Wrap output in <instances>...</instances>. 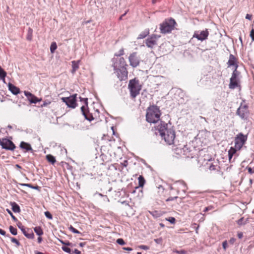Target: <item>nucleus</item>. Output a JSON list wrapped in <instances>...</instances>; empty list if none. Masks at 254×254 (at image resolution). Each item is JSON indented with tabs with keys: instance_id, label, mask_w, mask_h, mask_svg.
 <instances>
[{
	"instance_id": "obj_1",
	"label": "nucleus",
	"mask_w": 254,
	"mask_h": 254,
	"mask_svg": "<svg viewBox=\"0 0 254 254\" xmlns=\"http://www.w3.org/2000/svg\"><path fill=\"white\" fill-rule=\"evenodd\" d=\"M128 89L131 98L134 99L139 94L141 89V85L140 84L138 79L134 78L129 80L128 84Z\"/></svg>"
},
{
	"instance_id": "obj_2",
	"label": "nucleus",
	"mask_w": 254,
	"mask_h": 254,
	"mask_svg": "<svg viewBox=\"0 0 254 254\" xmlns=\"http://www.w3.org/2000/svg\"><path fill=\"white\" fill-rule=\"evenodd\" d=\"M160 135L164 138L165 142L168 144H172L174 143L175 138V132L172 129L164 128L159 130Z\"/></svg>"
},
{
	"instance_id": "obj_3",
	"label": "nucleus",
	"mask_w": 254,
	"mask_h": 254,
	"mask_svg": "<svg viewBox=\"0 0 254 254\" xmlns=\"http://www.w3.org/2000/svg\"><path fill=\"white\" fill-rule=\"evenodd\" d=\"M176 24L175 20L173 18L165 20L160 24L161 32L164 34L171 32L174 29Z\"/></svg>"
},
{
	"instance_id": "obj_4",
	"label": "nucleus",
	"mask_w": 254,
	"mask_h": 254,
	"mask_svg": "<svg viewBox=\"0 0 254 254\" xmlns=\"http://www.w3.org/2000/svg\"><path fill=\"white\" fill-rule=\"evenodd\" d=\"M248 136L242 132L238 133L235 138V146L238 150H240L247 140Z\"/></svg>"
},
{
	"instance_id": "obj_5",
	"label": "nucleus",
	"mask_w": 254,
	"mask_h": 254,
	"mask_svg": "<svg viewBox=\"0 0 254 254\" xmlns=\"http://www.w3.org/2000/svg\"><path fill=\"white\" fill-rule=\"evenodd\" d=\"M77 94H75L67 97H62L61 100L69 108L74 109L78 104L76 103Z\"/></svg>"
},
{
	"instance_id": "obj_6",
	"label": "nucleus",
	"mask_w": 254,
	"mask_h": 254,
	"mask_svg": "<svg viewBox=\"0 0 254 254\" xmlns=\"http://www.w3.org/2000/svg\"><path fill=\"white\" fill-rule=\"evenodd\" d=\"M127 64L126 61L123 57L114 58L113 59V66L114 70H117L120 68H126Z\"/></svg>"
},
{
	"instance_id": "obj_7",
	"label": "nucleus",
	"mask_w": 254,
	"mask_h": 254,
	"mask_svg": "<svg viewBox=\"0 0 254 254\" xmlns=\"http://www.w3.org/2000/svg\"><path fill=\"white\" fill-rule=\"evenodd\" d=\"M240 73L237 70H234L230 78L229 88L230 89H235L238 86L239 82V76Z\"/></svg>"
},
{
	"instance_id": "obj_8",
	"label": "nucleus",
	"mask_w": 254,
	"mask_h": 254,
	"mask_svg": "<svg viewBox=\"0 0 254 254\" xmlns=\"http://www.w3.org/2000/svg\"><path fill=\"white\" fill-rule=\"evenodd\" d=\"M0 145L3 149L11 151L14 150L16 147L12 141L6 138L0 139Z\"/></svg>"
},
{
	"instance_id": "obj_9",
	"label": "nucleus",
	"mask_w": 254,
	"mask_h": 254,
	"mask_svg": "<svg viewBox=\"0 0 254 254\" xmlns=\"http://www.w3.org/2000/svg\"><path fill=\"white\" fill-rule=\"evenodd\" d=\"M160 112H147L146 121L151 123L157 122L160 120Z\"/></svg>"
},
{
	"instance_id": "obj_10",
	"label": "nucleus",
	"mask_w": 254,
	"mask_h": 254,
	"mask_svg": "<svg viewBox=\"0 0 254 254\" xmlns=\"http://www.w3.org/2000/svg\"><path fill=\"white\" fill-rule=\"evenodd\" d=\"M114 71L120 80H125L127 79L128 72L127 68H120Z\"/></svg>"
},
{
	"instance_id": "obj_11",
	"label": "nucleus",
	"mask_w": 254,
	"mask_h": 254,
	"mask_svg": "<svg viewBox=\"0 0 254 254\" xmlns=\"http://www.w3.org/2000/svg\"><path fill=\"white\" fill-rule=\"evenodd\" d=\"M159 36L153 35L146 40V45L148 48H153L154 46L157 45V42Z\"/></svg>"
},
{
	"instance_id": "obj_12",
	"label": "nucleus",
	"mask_w": 254,
	"mask_h": 254,
	"mask_svg": "<svg viewBox=\"0 0 254 254\" xmlns=\"http://www.w3.org/2000/svg\"><path fill=\"white\" fill-rule=\"evenodd\" d=\"M209 33L207 29L201 31H196L194 32L193 37L196 38L198 40L203 41L206 39L208 37Z\"/></svg>"
},
{
	"instance_id": "obj_13",
	"label": "nucleus",
	"mask_w": 254,
	"mask_h": 254,
	"mask_svg": "<svg viewBox=\"0 0 254 254\" xmlns=\"http://www.w3.org/2000/svg\"><path fill=\"white\" fill-rule=\"evenodd\" d=\"M130 65L133 67H136L139 64V59L136 53L131 54L128 58Z\"/></svg>"
},
{
	"instance_id": "obj_14",
	"label": "nucleus",
	"mask_w": 254,
	"mask_h": 254,
	"mask_svg": "<svg viewBox=\"0 0 254 254\" xmlns=\"http://www.w3.org/2000/svg\"><path fill=\"white\" fill-rule=\"evenodd\" d=\"M79 101L77 103L78 104V105L77 106L80 107L81 111H87L88 109V98H79Z\"/></svg>"
},
{
	"instance_id": "obj_15",
	"label": "nucleus",
	"mask_w": 254,
	"mask_h": 254,
	"mask_svg": "<svg viewBox=\"0 0 254 254\" xmlns=\"http://www.w3.org/2000/svg\"><path fill=\"white\" fill-rule=\"evenodd\" d=\"M24 94L25 95V96L27 97L28 100L31 103H36L39 102L42 100L41 99H39L35 95L31 94L29 92L25 91L24 92Z\"/></svg>"
},
{
	"instance_id": "obj_16",
	"label": "nucleus",
	"mask_w": 254,
	"mask_h": 254,
	"mask_svg": "<svg viewBox=\"0 0 254 254\" xmlns=\"http://www.w3.org/2000/svg\"><path fill=\"white\" fill-rule=\"evenodd\" d=\"M227 64L228 66H234V70H237L238 65L237 63V59L233 55L230 54Z\"/></svg>"
},
{
	"instance_id": "obj_17",
	"label": "nucleus",
	"mask_w": 254,
	"mask_h": 254,
	"mask_svg": "<svg viewBox=\"0 0 254 254\" xmlns=\"http://www.w3.org/2000/svg\"><path fill=\"white\" fill-rule=\"evenodd\" d=\"M18 226L21 230L22 232H23V234L25 237H26L28 239H34V234L31 231L30 232H29V230H25L23 226H20V225H18Z\"/></svg>"
},
{
	"instance_id": "obj_18",
	"label": "nucleus",
	"mask_w": 254,
	"mask_h": 254,
	"mask_svg": "<svg viewBox=\"0 0 254 254\" xmlns=\"http://www.w3.org/2000/svg\"><path fill=\"white\" fill-rule=\"evenodd\" d=\"M238 150V149L236 148L235 147H230V149L228 151V157L230 162L234 161V159L233 161H232V159L233 156L236 153L237 151Z\"/></svg>"
},
{
	"instance_id": "obj_19",
	"label": "nucleus",
	"mask_w": 254,
	"mask_h": 254,
	"mask_svg": "<svg viewBox=\"0 0 254 254\" xmlns=\"http://www.w3.org/2000/svg\"><path fill=\"white\" fill-rule=\"evenodd\" d=\"M8 87L9 90L14 95H17L20 92V89L10 83H8Z\"/></svg>"
},
{
	"instance_id": "obj_20",
	"label": "nucleus",
	"mask_w": 254,
	"mask_h": 254,
	"mask_svg": "<svg viewBox=\"0 0 254 254\" xmlns=\"http://www.w3.org/2000/svg\"><path fill=\"white\" fill-rule=\"evenodd\" d=\"M80 61H73L71 62L72 64V70L71 72L72 74H74L75 71L79 68V64L80 63Z\"/></svg>"
},
{
	"instance_id": "obj_21",
	"label": "nucleus",
	"mask_w": 254,
	"mask_h": 254,
	"mask_svg": "<svg viewBox=\"0 0 254 254\" xmlns=\"http://www.w3.org/2000/svg\"><path fill=\"white\" fill-rule=\"evenodd\" d=\"M82 115L84 116L85 118L91 122L92 120H94L95 119V117H94L93 115L91 112H82Z\"/></svg>"
},
{
	"instance_id": "obj_22",
	"label": "nucleus",
	"mask_w": 254,
	"mask_h": 254,
	"mask_svg": "<svg viewBox=\"0 0 254 254\" xmlns=\"http://www.w3.org/2000/svg\"><path fill=\"white\" fill-rule=\"evenodd\" d=\"M183 151L184 152V154L187 157H193V153L192 152V150H189V148L185 146L183 148Z\"/></svg>"
},
{
	"instance_id": "obj_23",
	"label": "nucleus",
	"mask_w": 254,
	"mask_h": 254,
	"mask_svg": "<svg viewBox=\"0 0 254 254\" xmlns=\"http://www.w3.org/2000/svg\"><path fill=\"white\" fill-rule=\"evenodd\" d=\"M20 147L24 149H25L26 151H29L32 150V148L30 145L26 142L24 141H22L20 143Z\"/></svg>"
},
{
	"instance_id": "obj_24",
	"label": "nucleus",
	"mask_w": 254,
	"mask_h": 254,
	"mask_svg": "<svg viewBox=\"0 0 254 254\" xmlns=\"http://www.w3.org/2000/svg\"><path fill=\"white\" fill-rule=\"evenodd\" d=\"M46 158L49 163H51L53 165H54L56 162V160L55 157H54L53 155L51 154L47 155L46 156Z\"/></svg>"
},
{
	"instance_id": "obj_25",
	"label": "nucleus",
	"mask_w": 254,
	"mask_h": 254,
	"mask_svg": "<svg viewBox=\"0 0 254 254\" xmlns=\"http://www.w3.org/2000/svg\"><path fill=\"white\" fill-rule=\"evenodd\" d=\"M138 180L139 186L136 187V189H137L138 187L142 188L144 186V184L145 183V180L142 176H139V177L138 178Z\"/></svg>"
},
{
	"instance_id": "obj_26",
	"label": "nucleus",
	"mask_w": 254,
	"mask_h": 254,
	"mask_svg": "<svg viewBox=\"0 0 254 254\" xmlns=\"http://www.w3.org/2000/svg\"><path fill=\"white\" fill-rule=\"evenodd\" d=\"M248 219H245L244 217H242L237 221V223L239 226H241L246 225L248 223Z\"/></svg>"
},
{
	"instance_id": "obj_27",
	"label": "nucleus",
	"mask_w": 254,
	"mask_h": 254,
	"mask_svg": "<svg viewBox=\"0 0 254 254\" xmlns=\"http://www.w3.org/2000/svg\"><path fill=\"white\" fill-rule=\"evenodd\" d=\"M11 206L12 209L14 212H19L20 211V209L19 205L15 202L12 203Z\"/></svg>"
},
{
	"instance_id": "obj_28",
	"label": "nucleus",
	"mask_w": 254,
	"mask_h": 254,
	"mask_svg": "<svg viewBox=\"0 0 254 254\" xmlns=\"http://www.w3.org/2000/svg\"><path fill=\"white\" fill-rule=\"evenodd\" d=\"M147 111H159V108L155 105H150L147 110Z\"/></svg>"
},
{
	"instance_id": "obj_29",
	"label": "nucleus",
	"mask_w": 254,
	"mask_h": 254,
	"mask_svg": "<svg viewBox=\"0 0 254 254\" xmlns=\"http://www.w3.org/2000/svg\"><path fill=\"white\" fill-rule=\"evenodd\" d=\"M35 232L39 236L43 234V231L41 227H36L34 228Z\"/></svg>"
},
{
	"instance_id": "obj_30",
	"label": "nucleus",
	"mask_w": 254,
	"mask_h": 254,
	"mask_svg": "<svg viewBox=\"0 0 254 254\" xmlns=\"http://www.w3.org/2000/svg\"><path fill=\"white\" fill-rule=\"evenodd\" d=\"M57 48V46L56 43L55 42H52L50 46L51 53L52 54L54 53Z\"/></svg>"
},
{
	"instance_id": "obj_31",
	"label": "nucleus",
	"mask_w": 254,
	"mask_h": 254,
	"mask_svg": "<svg viewBox=\"0 0 254 254\" xmlns=\"http://www.w3.org/2000/svg\"><path fill=\"white\" fill-rule=\"evenodd\" d=\"M19 185L20 186H26V187H27L28 188H30L33 189H35V190H37V189H39V187L38 186H33L31 184H22V183H20Z\"/></svg>"
},
{
	"instance_id": "obj_32",
	"label": "nucleus",
	"mask_w": 254,
	"mask_h": 254,
	"mask_svg": "<svg viewBox=\"0 0 254 254\" xmlns=\"http://www.w3.org/2000/svg\"><path fill=\"white\" fill-rule=\"evenodd\" d=\"M6 75V72L2 69L0 66V78L4 80V78Z\"/></svg>"
},
{
	"instance_id": "obj_33",
	"label": "nucleus",
	"mask_w": 254,
	"mask_h": 254,
	"mask_svg": "<svg viewBox=\"0 0 254 254\" xmlns=\"http://www.w3.org/2000/svg\"><path fill=\"white\" fill-rule=\"evenodd\" d=\"M149 34V31H144L143 32H142L141 33H140L138 37V39H143L148 34Z\"/></svg>"
},
{
	"instance_id": "obj_34",
	"label": "nucleus",
	"mask_w": 254,
	"mask_h": 254,
	"mask_svg": "<svg viewBox=\"0 0 254 254\" xmlns=\"http://www.w3.org/2000/svg\"><path fill=\"white\" fill-rule=\"evenodd\" d=\"M9 231L10 232V233L13 235H16L17 234V229L13 227V226H9Z\"/></svg>"
},
{
	"instance_id": "obj_35",
	"label": "nucleus",
	"mask_w": 254,
	"mask_h": 254,
	"mask_svg": "<svg viewBox=\"0 0 254 254\" xmlns=\"http://www.w3.org/2000/svg\"><path fill=\"white\" fill-rule=\"evenodd\" d=\"M32 32L33 30L31 28H29L28 31V35L27 36V39L30 41L32 38Z\"/></svg>"
},
{
	"instance_id": "obj_36",
	"label": "nucleus",
	"mask_w": 254,
	"mask_h": 254,
	"mask_svg": "<svg viewBox=\"0 0 254 254\" xmlns=\"http://www.w3.org/2000/svg\"><path fill=\"white\" fill-rule=\"evenodd\" d=\"M209 169L211 171H218L217 165H215L213 164H210Z\"/></svg>"
},
{
	"instance_id": "obj_37",
	"label": "nucleus",
	"mask_w": 254,
	"mask_h": 254,
	"mask_svg": "<svg viewBox=\"0 0 254 254\" xmlns=\"http://www.w3.org/2000/svg\"><path fill=\"white\" fill-rule=\"evenodd\" d=\"M51 103V101L49 100H45L43 104L41 105V107H46L49 105Z\"/></svg>"
},
{
	"instance_id": "obj_38",
	"label": "nucleus",
	"mask_w": 254,
	"mask_h": 254,
	"mask_svg": "<svg viewBox=\"0 0 254 254\" xmlns=\"http://www.w3.org/2000/svg\"><path fill=\"white\" fill-rule=\"evenodd\" d=\"M11 241L15 244L17 247L19 246L20 245V242L15 238H11Z\"/></svg>"
},
{
	"instance_id": "obj_39",
	"label": "nucleus",
	"mask_w": 254,
	"mask_h": 254,
	"mask_svg": "<svg viewBox=\"0 0 254 254\" xmlns=\"http://www.w3.org/2000/svg\"><path fill=\"white\" fill-rule=\"evenodd\" d=\"M247 108V106L245 103H242L240 107L238 109L237 111H240L241 110L246 109Z\"/></svg>"
},
{
	"instance_id": "obj_40",
	"label": "nucleus",
	"mask_w": 254,
	"mask_h": 254,
	"mask_svg": "<svg viewBox=\"0 0 254 254\" xmlns=\"http://www.w3.org/2000/svg\"><path fill=\"white\" fill-rule=\"evenodd\" d=\"M6 211H7V212L8 213V214L11 216L12 219L14 221H16L17 220V218L13 215V213L11 212L10 210H9V209H6Z\"/></svg>"
},
{
	"instance_id": "obj_41",
	"label": "nucleus",
	"mask_w": 254,
	"mask_h": 254,
	"mask_svg": "<svg viewBox=\"0 0 254 254\" xmlns=\"http://www.w3.org/2000/svg\"><path fill=\"white\" fill-rule=\"evenodd\" d=\"M124 54V49H121L118 53L115 54V56L117 57H120Z\"/></svg>"
},
{
	"instance_id": "obj_42",
	"label": "nucleus",
	"mask_w": 254,
	"mask_h": 254,
	"mask_svg": "<svg viewBox=\"0 0 254 254\" xmlns=\"http://www.w3.org/2000/svg\"><path fill=\"white\" fill-rule=\"evenodd\" d=\"M166 220L172 224H174L176 222L175 218L173 217H170L168 218H167Z\"/></svg>"
},
{
	"instance_id": "obj_43",
	"label": "nucleus",
	"mask_w": 254,
	"mask_h": 254,
	"mask_svg": "<svg viewBox=\"0 0 254 254\" xmlns=\"http://www.w3.org/2000/svg\"><path fill=\"white\" fill-rule=\"evenodd\" d=\"M69 229L72 232H73L74 233H76V234L80 233V232L79 231H78L77 229H76L75 228L73 227L72 226H71L70 227Z\"/></svg>"
},
{
	"instance_id": "obj_44",
	"label": "nucleus",
	"mask_w": 254,
	"mask_h": 254,
	"mask_svg": "<svg viewBox=\"0 0 254 254\" xmlns=\"http://www.w3.org/2000/svg\"><path fill=\"white\" fill-rule=\"evenodd\" d=\"M45 215L46 216V217L49 218V219H52L53 218L52 215L49 211L45 212Z\"/></svg>"
},
{
	"instance_id": "obj_45",
	"label": "nucleus",
	"mask_w": 254,
	"mask_h": 254,
	"mask_svg": "<svg viewBox=\"0 0 254 254\" xmlns=\"http://www.w3.org/2000/svg\"><path fill=\"white\" fill-rule=\"evenodd\" d=\"M117 243L121 245H124L125 244V242L123 239L120 238L117 239Z\"/></svg>"
},
{
	"instance_id": "obj_46",
	"label": "nucleus",
	"mask_w": 254,
	"mask_h": 254,
	"mask_svg": "<svg viewBox=\"0 0 254 254\" xmlns=\"http://www.w3.org/2000/svg\"><path fill=\"white\" fill-rule=\"evenodd\" d=\"M247 169L250 174H252L254 173V167L251 168L250 167H247Z\"/></svg>"
},
{
	"instance_id": "obj_47",
	"label": "nucleus",
	"mask_w": 254,
	"mask_h": 254,
	"mask_svg": "<svg viewBox=\"0 0 254 254\" xmlns=\"http://www.w3.org/2000/svg\"><path fill=\"white\" fill-rule=\"evenodd\" d=\"M222 247L223 249L226 251L227 248H228V243L227 241H225L222 243Z\"/></svg>"
},
{
	"instance_id": "obj_48",
	"label": "nucleus",
	"mask_w": 254,
	"mask_h": 254,
	"mask_svg": "<svg viewBox=\"0 0 254 254\" xmlns=\"http://www.w3.org/2000/svg\"><path fill=\"white\" fill-rule=\"evenodd\" d=\"M175 252L177 253L178 254H187V252L184 250H182L181 251L176 250L175 251Z\"/></svg>"
},
{
	"instance_id": "obj_49",
	"label": "nucleus",
	"mask_w": 254,
	"mask_h": 254,
	"mask_svg": "<svg viewBox=\"0 0 254 254\" xmlns=\"http://www.w3.org/2000/svg\"><path fill=\"white\" fill-rule=\"evenodd\" d=\"M62 249L64 251L66 252V253H70L71 252V250L70 248H68V247H63L62 248Z\"/></svg>"
},
{
	"instance_id": "obj_50",
	"label": "nucleus",
	"mask_w": 254,
	"mask_h": 254,
	"mask_svg": "<svg viewBox=\"0 0 254 254\" xmlns=\"http://www.w3.org/2000/svg\"><path fill=\"white\" fill-rule=\"evenodd\" d=\"M244 236L243 233L242 232L239 231L237 232V237L239 239H241Z\"/></svg>"
},
{
	"instance_id": "obj_51",
	"label": "nucleus",
	"mask_w": 254,
	"mask_h": 254,
	"mask_svg": "<svg viewBox=\"0 0 254 254\" xmlns=\"http://www.w3.org/2000/svg\"><path fill=\"white\" fill-rule=\"evenodd\" d=\"M213 208V207L212 206H211V205L208 206L206 207L205 208V209H204L203 211L205 212L206 211H208L209 210H210L212 209Z\"/></svg>"
},
{
	"instance_id": "obj_52",
	"label": "nucleus",
	"mask_w": 254,
	"mask_h": 254,
	"mask_svg": "<svg viewBox=\"0 0 254 254\" xmlns=\"http://www.w3.org/2000/svg\"><path fill=\"white\" fill-rule=\"evenodd\" d=\"M250 36L252 40L254 41V30L253 29L251 31Z\"/></svg>"
},
{
	"instance_id": "obj_53",
	"label": "nucleus",
	"mask_w": 254,
	"mask_h": 254,
	"mask_svg": "<svg viewBox=\"0 0 254 254\" xmlns=\"http://www.w3.org/2000/svg\"><path fill=\"white\" fill-rule=\"evenodd\" d=\"M235 242L236 239L234 238H231L229 241V243L231 245H233L235 243Z\"/></svg>"
},
{
	"instance_id": "obj_54",
	"label": "nucleus",
	"mask_w": 254,
	"mask_h": 254,
	"mask_svg": "<svg viewBox=\"0 0 254 254\" xmlns=\"http://www.w3.org/2000/svg\"><path fill=\"white\" fill-rule=\"evenodd\" d=\"M139 248L141 249L147 250L149 249V247L145 245H141L139 246Z\"/></svg>"
},
{
	"instance_id": "obj_55",
	"label": "nucleus",
	"mask_w": 254,
	"mask_h": 254,
	"mask_svg": "<svg viewBox=\"0 0 254 254\" xmlns=\"http://www.w3.org/2000/svg\"><path fill=\"white\" fill-rule=\"evenodd\" d=\"M246 18L251 20L252 19V15L249 14H247L246 15Z\"/></svg>"
},
{
	"instance_id": "obj_56",
	"label": "nucleus",
	"mask_w": 254,
	"mask_h": 254,
	"mask_svg": "<svg viewBox=\"0 0 254 254\" xmlns=\"http://www.w3.org/2000/svg\"><path fill=\"white\" fill-rule=\"evenodd\" d=\"M0 234L3 236L6 235L5 231L0 228Z\"/></svg>"
},
{
	"instance_id": "obj_57",
	"label": "nucleus",
	"mask_w": 254,
	"mask_h": 254,
	"mask_svg": "<svg viewBox=\"0 0 254 254\" xmlns=\"http://www.w3.org/2000/svg\"><path fill=\"white\" fill-rule=\"evenodd\" d=\"M73 253H75V254H81L80 251H79L77 249H75L73 251Z\"/></svg>"
},
{
	"instance_id": "obj_58",
	"label": "nucleus",
	"mask_w": 254,
	"mask_h": 254,
	"mask_svg": "<svg viewBox=\"0 0 254 254\" xmlns=\"http://www.w3.org/2000/svg\"><path fill=\"white\" fill-rule=\"evenodd\" d=\"M37 240H38V243L39 244H40V243H41L42 241V237H40H40H39L38 238Z\"/></svg>"
},
{
	"instance_id": "obj_59",
	"label": "nucleus",
	"mask_w": 254,
	"mask_h": 254,
	"mask_svg": "<svg viewBox=\"0 0 254 254\" xmlns=\"http://www.w3.org/2000/svg\"><path fill=\"white\" fill-rule=\"evenodd\" d=\"M123 249L125 250L128 251H131L132 250V249L131 248H129V247L124 248Z\"/></svg>"
},
{
	"instance_id": "obj_60",
	"label": "nucleus",
	"mask_w": 254,
	"mask_h": 254,
	"mask_svg": "<svg viewBox=\"0 0 254 254\" xmlns=\"http://www.w3.org/2000/svg\"><path fill=\"white\" fill-rule=\"evenodd\" d=\"M35 254H44L42 253V252L36 251L35 252Z\"/></svg>"
},
{
	"instance_id": "obj_61",
	"label": "nucleus",
	"mask_w": 254,
	"mask_h": 254,
	"mask_svg": "<svg viewBox=\"0 0 254 254\" xmlns=\"http://www.w3.org/2000/svg\"><path fill=\"white\" fill-rule=\"evenodd\" d=\"M84 245H85V243H80L79 244V246H80V247H83V246H84Z\"/></svg>"
},
{
	"instance_id": "obj_62",
	"label": "nucleus",
	"mask_w": 254,
	"mask_h": 254,
	"mask_svg": "<svg viewBox=\"0 0 254 254\" xmlns=\"http://www.w3.org/2000/svg\"><path fill=\"white\" fill-rule=\"evenodd\" d=\"M173 200V197H171V198H169L167 199V201H170V200Z\"/></svg>"
},
{
	"instance_id": "obj_63",
	"label": "nucleus",
	"mask_w": 254,
	"mask_h": 254,
	"mask_svg": "<svg viewBox=\"0 0 254 254\" xmlns=\"http://www.w3.org/2000/svg\"><path fill=\"white\" fill-rule=\"evenodd\" d=\"M158 0H152V3H155L157 2Z\"/></svg>"
},
{
	"instance_id": "obj_64",
	"label": "nucleus",
	"mask_w": 254,
	"mask_h": 254,
	"mask_svg": "<svg viewBox=\"0 0 254 254\" xmlns=\"http://www.w3.org/2000/svg\"><path fill=\"white\" fill-rule=\"evenodd\" d=\"M16 166L17 167V168H21V167L19 165H16Z\"/></svg>"
}]
</instances>
